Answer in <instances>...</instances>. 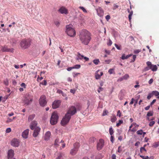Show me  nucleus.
I'll use <instances>...</instances> for the list:
<instances>
[{
	"label": "nucleus",
	"instance_id": "obj_1",
	"mask_svg": "<svg viewBox=\"0 0 159 159\" xmlns=\"http://www.w3.org/2000/svg\"><path fill=\"white\" fill-rule=\"evenodd\" d=\"M79 37L81 43L86 45L88 44L91 39L90 33L84 29L82 30L80 32Z\"/></svg>",
	"mask_w": 159,
	"mask_h": 159
},
{
	"label": "nucleus",
	"instance_id": "obj_2",
	"mask_svg": "<svg viewBox=\"0 0 159 159\" xmlns=\"http://www.w3.org/2000/svg\"><path fill=\"white\" fill-rule=\"evenodd\" d=\"M65 32L68 36L70 37H74L76 35V31L71 24L66 25Z\"/></svg>",
	"mask_w": 159,
	"mask_h": 159
},
{
	"label": "nucleus",
	"instance_id": "obj_3",
	"mask_svg": "<svg viewBox=\"0 0 159 159\" xmlns=\"http://www.w3.org/2000/svg\"><path fill=\"white\" fill-rule=\"evenodd\" d=\"M37 123L36 121H33L30 125V128L32 130H34L33 134V136L34 137H36L38 135L40 131V128L37 126Z\"/></svg>",
	"mask_w": 159,
	"mask_h": 159
},
{
	"label": "nucleus",
	"instance_id": "obj_4",
	"mask_svg": "<svg viewBox=\"0 0 159 159\" xmlns=\"http://www.w3.org/2000/svg\"><path fill=\"white\" fill-rule=\"evenodd\" d=\"M31 42V40L30 39H23L20 41V45L22 49H26L30 46Z\"/></svg>",
	"mask_w": 159,
	"mask_h": 159
},
{
	"label": "nucleus",
	"instance_id": "obj_5",
	"mask_svg": "<svg viewBox=\"0 0 159 159\" xmlns=\"http://www.w3.org/2000/svg\"><path fill=\"white\" fill-rule=\"evenodd\" d=\"M33 100V97L30 93H27L25 97L24 102L25 104L28 105L31 104Z\"/></svg>",
	"mask_w": 159,
	"mask_h": 159
},
{
	"label": "nucleus",
	"instance_id": "obj_6",
	"mask_svg": "<svg viewBox=\"0 0 159 159\" xmlns=\"http://www.w3.org/2000/svg\"><path fill=\"white\" fill-rule=\"evenodd\" d=\"M58 119V116L56 112H53L51 115L50 122L51 125H54L57 123Z\"/></svg>",
	"mask_w": 159,
	"mask_h": 159
},
{
	"label": "nucleus",
	"instance_id": "obj_7",
	"mask_svg": "<svg viewBox=\"0 0 159 159\" xmlns=\"http://www.w3.org/2000/svg\"><path fill=\"white\" fill-rule=\"evenodd\" d=\"M71 117V116H69L68 114H66L61 121V125L64 126L66 125L69 122Z\"/></svg>",
	"mask_w": 159,
	"mask_h": 159
},
{
	"label": "nucleus",
	"instance_id": "obj_8",
	"mask_svg": "<svg viewBox=\"0 0 159 159\" xmlns=\"http://www.w3.org/2000/svg\"><path fill=\"white\" fill-rule=\"evenodd\" d=\"M79 146V143H75L74 145V148L70 150V154L72 155H75L78 151Z\"/></svg>",
	"mask_w": 159,
	"mask_h": 159
},
{
	"label": "nucleus",
	"instance_id": "obj_9",
	"mask_svg": "<svg viewBox=\"0 0 159 159\" xmlns=\"http://www.w3.org/2000/svg\"><path fill=\"white\" fill-rule=\"evenodd\" d=\"M46 99V98L45 96L43 95L41 97L39 100V102L41 106L44 107L46 104L47 101Z\"/></svg>",
	"mask_w": 159,
	"mask_h": 159
},
{
	"label": "nucleus",
	"instance_id": "obj_10",
	"mask_svg": "<svg viewBox=\"0 0 159 159\" xmlns=\"http://www.w3.org/2000/svg\"><path fill=\"white\" fill-rule=\"evenodd\" d=\"M76 112V110L75 107L74 106H72L69 108L66 114H68V115L71 116L75 114Z\"/></svg>",
	"mask_w": 159,
	"mask_h": 159
},
{
	"label": "nucleus",
	"instance_id": "obj_11",
	"mask_svg": "<svg viewBox=\"0 0 159 159\" xmlns=\"http://www.w3.org/2000/svg\"><path fill=\"white\" fill-rule=\"evenodd\" d=\"M104 144V140L102 139H99L97 144V149L98 150H101L103 147Z\"/></svg>",
	"mask_w": 159,
	"mask_h": 159
},
{
	"label": "nucleus",
	"instance_id": "obj_12",
	"mask_svg": "<svg viewBox=\"0 0 159 159\" xmlns=\"http://www.w3.org/2000/svg\"><path fill=\"white\" fill-rule=\"evenodd\" d=\"M20 142L18 140L16 139H12L11 142V144L12 146L15 147H17L19 145Z\"/></svg>",
	"mask_w": 159,
	"mask_h": 159
},
{
	"label": "nucleus",
	"instance_id": "obj_13",
	"mask_svg": "<svg viewBox=\"0 0 159 159\" xmlns=\"http://www.w3.org/2000/svg\"><path fill=\"white\" fill-rule=\"evenodd\" d=\"M14 155V151L12 149H9L7 152V158L11 159L13 158Z\"/></svg>",
	"mask_w": 159,
	"mask_h": 159
},
{
	"label": "nucleus",
	"instance_id": "obj_14",
	"mask_svg": "<svg viewBox=\"0 0 159 159\" xmlns=\"http://www.w3.org/2000/svg\"><path fill=\"white\" fill-rule=\"evenodd\" d=\"M147 65L148 66H150L151 69L153 71H155L157 70V67L156 65L152 64L151 62L148 61L146 62Z\"/></svg>",
	"mask_w": 159,
	"mask_h": 159
},
{
	"label": "nucleus",
	"instance_id": "obj_15",
	"mask_svg": "<svg viewBox=\"0 0 159 159\" xmlns=\"http://www.w3.org/2000/svg\"><path fill=\"white\" fill-rule=\"evenodd\" d=\"M58 11L61 14H67L68 13L67 9L63 6L60 7Z\"/></svg>",
	"mask_w": 159,
	"mask_h": 159
},
{
	"label": "nucleus",
	"instance_id": "obj_16",
	"mask_svg": "<svg viewBox=\"0 0 159 159\" xmlns=\"http://www.w3.org/2000/svg\"><path fill=\"white\" fill-rule=\"evenodd\" d=\"M61 103L60 100H55L52 104V107L53 109H56L58 107Z\"/></svg>",
	"mask_w": 159,
	"mask_h": 159
},
{
	"label": "nucleus",
	"instance_id": "obj_17",
	"mask_svg": "<svg viewBox=\"0 0 159 159\" xmlns=\"http://www.w3.org/2000/svg\"><path fill=\"white\" fill-rule=\"evenodd\" d=\"M97 14L100 17H102L104 14V12L103 9L100 7L96 9Z\"/></svg>",
	"mask_w": 159,
	"mask_h": 159
},
{
	"label": "nucleus",
	"instance_id": "obj_18",
	"mask_svg": "<svg viewBox=\"0 0 159 159\" xmlns=\"http://www.w3.org/2000/svg\"><path fill=\"white\" fill-rule=\"evenodd\" d=\"M29 130L27 129L25 130L22 133V136L25 139H27L29 134Z\"/></svg>",
	"mask_w": 159,
	"mask_h": 159
},
{
	"label": "nucleus",
	"instance_id": "obj_19",
	"mask_svg": "<svg viewBox=\"0 0 159 159\" xmlns=\"http://www.w3.org/2000/svg\"><path fill=\"white\" fill-rule=\"evenodd\" d=\"M99 71V70H97L95 73V79L97 80L99 79L101 76H102L103 75V73L101 71L100 72V75H99L98 72Z\"/></svg>",
	"mask_w": 159,
	"mask_h": 159
},
{
	"label": "nucleus",
	"instance_id": "obj_20",
	"mask_svg": "<svg viewBox=\"0 0 159 159\" xmlns=\"http://www.w3.org/2000/svg\"><path fill=\"white\" fill-rule=\"evenodd\" d=\"M2 50L3 52H13L14 49L12 48L9 49L7 48V47L4 46L2 48Z\"/></svg>",
	"mask_w": 159,
	"mask_h": 159
},
{
	"label": "nucleus",
	"instance_id": "obj_21",
	"mask_svg": "<svg viewBox=\"0 0 159 159\" xmlns=\"http://www.w3.org/2000/svg\"><path fill=\"white\" fill-rule=\"evenodd\" d=\"M51 135V133L49 131L47 132L44 135V139L45 140H48L49 139Z\"/></svg>",
	"mask_w": 159,
	"mask_h": 159
},
{
	"label": "nucleus",
	"instance_id": "obj_22",
	"mask_svg": "<svg viewBox=\"0 0 159 159\" xmlns=\"http://www.w3.org/2000/svg\"><path fill=\"white\" fill-rule=\"evenodd\" d=\"M66 157L65 155L63 153H60L56 159H65Z\"/></svg>",
	"mask_w": 159,
	"mask_h": 159
},
{
	"label": "nucleus",
	"instance_id": "obj_23",
	"mask_svg": "<svg viewBox=\"0 0 159 159\" xmlns=\"http://www.w3.org/2000/svg\"><path fill=\"white\" fill-rule=\"evenodd\" d=\"M84 56L83 55H81L80 53L78 52L77 56V57L76 59L78 60H82L83 59Z\"/></svg>",
	"mask_w": 159,
	"mask_h": 159
},
{
	"label": "nucleus",
	"instance_id": "obj_24",
	"mask_svg": "<svg viewBox=\"0 0 159 159\" xmlns=\"http://www.w3.org/2000/svg\"><path fill=\"white\" fill-rule=\"evenodd\" d=\"M132 55V54H130L128 55H127L126 56H125V54H124L122 55V56L121 57V59L122 60H125L129 58V57H130Z\"/></svg>",
	"mask_w": 159,
	"mask_h": 159
},
{
	"label": "nucleus",
	"instance_id": "obj_25",
	"mask_svg": "<svg viewBox=\"0 0 159 159\" xmlns=\"http://www.w3.org/2000/svg\"><path fill=\"white\" fill-rule=\"evenodd\" d=\"M61 143H64V141L61 140L60 142L58 139H56L55 142V145H59V144Z\"/></svg>",
	"mask_w": 159,
	"mask_h": 159
},
{
	"label": "nucleus",
	"instance_id": "obj_26",
	"mask_svg": "<svg viewBox=\"0 0 159 159\" xmlns=\"http://www.w3.org/2000/svg\"><path fill=\"white\" fill-rule=\"evenodd\" d=\"M35 115L34 114H33L30 115L29 116L28 120L29 122L31 121L35 117Z\"/></svg>",
	"mask_w": 159,
	"mask_h": 159
},
{
	"label": "nucleus",
	"instance_id": "obj_27",
	"mask_svg": "<svg viewBox=\"0 0 159 159\" xmlns=\"http://www.w3.org/2000/svg\"><path fill=\"white\" fill-rule=\"evenodd\" d=\"M151 93H152V96L155 95V96H158L159 95V92L157 91H152Z\"/></svg>",
	"mask_w": 159,
	"mask_h": 159
},
{
	"label": "nucleus",
	"instance_id": "obj_28",
	"mask_svg": "<svg viewBox=\"0 0 159 159\" xmlns=\"http://www.w3.org/2000/svg\"><path fill=\"white\" fill-rule=\"evenodd\" d=\"M129 13V14L128 16V18H129V21L130 22L131 21V20L132 19V16L133 14V11H131Z\"/></svg>",
	"mask_w": 159,
	"mask_h": 159
},
{
	"label": "nucleus",
	"instance_id": "obj_29",
	"mask_svg": "<svg viewBox=\"0 0 159 159\" xmlns=\"http://www.w3.org/2000/svg\"><path fill=\"white\" fill-rule=\"evenodd\" d=\"M93 62L95 65H98L100 62V61L98 59H94L93 60Z\"/></svg>",
	"mask_w": 159,
	"mask_h": 159
},
{
	"label": "nucleus",
	"instance_id": "obj_30",
	"mask_svg": "<svg viewBox=\"0 0 159 159\" xmlns=\"http://www.w3.org/2000/svg\"><path fill=\"white\" fill-rule=\"evenodd\" d=\"M153 112L152 111H150L148 112L147 114V116H153Z\"/></svg>",
	"mask_w": 159,
	"mask_h": 159
},
{
	"label": "nucleus",
	"instance_id": "obj_31",
	"mask_svg": "<svg viewBox=\"0 0 159 159\" xmlns=\"http://www.w3.org/2000/svg\"><path fill=\"white\" fill-rule=\"evenodd\" d=\"M109 133L111 135H112L113 134L114 131L112 127L110 128L109 129Z\"/></svg>",
	"mask_w": 159,
	"mask_h": 159
},
{
	"label": "nucleus",
	"instance_id": "obj_32",
	"mask_svg": "<svg viewBox=\"0 0 159 159\" xmlns=\"http://www.w3.org/2000/svg\"><path fill=\"white\" fill-rule=\"evenodd\" d=\"M57 91L58 93H61L63 96H66V94L64 93L61 90L59 89Z\"/></svg>",
	"mask_w": 159,
	"mask_h": 159
},
{
	"label": "nucleus",
	"instance_id": "obj_33",
	"mask_svg": "<svg viewBox=\"0 0 159 159\" xmlns=\"http://www.w3.org/2000/svg\"><path fill=\"white\" fill-rule=\"evenodd\" d=\"M123 123V121L122 120H119L118 121V122L116 123V126L117 127L120 126V124H122Z\"/></svg>",
	"mask_w": 159,
	"mask_h": 159
},
{
	"label": "nucleus",
	"instance_id": "obj_34",
	"mask_svg": "<svg viewBox=\"0 0 159 159\" xmlns=\"http://www.w3.org/2000/svg\"><path fill=\"white\" fill-rule=\"evenodd\" d=\"M81 66L80 65L77 64L75 65L74 66H73V68L74 69H78L80 68Z\"/></svg>",
	"mask_w": 159,
	"mask_h": 159
},
{
	"label": "nucleus",
	"instance_id": "obj_35",
	"mask_svg": "<svg viewBox=\"0 0 159 159\" xmlns=\"http://www.w3.org/2000/svg\"><path fill=\"white\" fill-rule=\"evenodd\" d=\"M123 77L124 80H126L129 77V76L128 74H125Z\"/></svg>",
	"mask_w": 159,
	"mask_h": 159
},
{
	"label": "nucleus",
	"instance_id": "obj_36",
	"mask_svg": "<svg viewBox=\"0 0 159 159\" xmlns=\"http://www.w3.org/2000/svg\"><path fill=\"white\" fill-rule=\"evenodd\" d=\"M79 8L81 9L83 11L84 13H87V11L85 9V8L83 7L80 6L79 7Z\"/></svg>",
	"mask_w": 159,
	"mask_h": 159
},
{
	"label": "nucleus",
	"instance_id": "obj_37",
	"mask_svg": "<svg viewBox=\"0 0 159 159\" xmlns=\"http://www.w3.org/2000/svg\"><path fill=\"white\" fill-rule=\"evenodd\" d=\"M136 133L138 135H142L143 133V130L142 129L139 130L137 131Z\"/></svg>",
	"mask_w": 159,
	"mask_h": 159
},
{
	"label": "nucleus",
	"instance_id": "obj_38",
	"mask_svg": "<svg viewBox=\"0 0 159 159\" xmlns=\"http://www.w3.org/2000/svg\"><path fill=\"white\" fill-rule=\"evenodd\" d=\"M114 45H115V47L117 49H118L119 50H121V46L120 45L119 46L116 43H115Z\"/></svg>",
	"mask_w": 159,
	"mask_h": 159
},
{
	"label": "nucleus",
	"instance_id": "obj_39",
	"mask_svg": "<svg viewBox=\"0 0 159 159\" xmlns=\"http://www.w3.org/2000/svg\"><path fill=\"white\" fill-rule=\"evenodd\" d=\"M4 84L6 85H8V84L9 81L8 79H6L4 81Z\"/></svg>",
	"mask_w": 159,
	"mask_h": 159
},
{
	"label": "nucleus",
	"instance_id": "obj_40",
	"mask_svg": "<svg viewBox=\"0 0 159 159\" xmlns=\"http://www.w3.org/2000/svg\"><path fill=\"white\" fill-rule=\"evenodd\" d=\"M141 51V49L135 50L134 51V53L135 54H138Z\"/></svg>",
	"mask_w": 159,
	"mask_h": 159
},
{
	"label": "nucleus",
	"instance_id": "obj_41",
	"mask_svg": "<svg viewBox=\"0 0 159 159\" xmlns=\"http://www.w3.org/2000/svg\"><path fill=\"white\" fill-rule=\"evenodd\" d=\"M80 73H75L74 72L73 73L72 75L73 77L74 78L76 76H77L78 75H79Z\"/></svg>",
	"mask_w": 159,
	"mask_h": 159
},
{
	"label": "nucleus",
	"instance_id": "obj_42",
	"mask_svg": "<svg viewBox=\"0 0 159 159\" xmlns=\"http://www.w3.org/2000/svg\"><path fill=\"white\" fill-rule=\"evenodd\" d=\"M139 156L143 159H148V156H144L141 155H139Z\"/></svg>",
	"mask_w": 159,
	"mask_h": 159
},
{
	"label": "nucleus",
	"instance_id": "obj_43",
	"mask_svg": "<svg viewBox=\"0 0 159 159\" xmlns=\"http://www.w3.org/2000/svg\"><path fill=\"white\" fill-rule=\"evenodd\" d=\"M76 90V89H70V92L74 94L75 93Z\"/></svg>",
	"mask_w": 159,
	"mask_h": 159
},
{
	"label": "nucleus",
	"instance_id": "obj_44",
	"mask_svg": "<svg viewBox=\"0 0 159 159\" xmlns=\"http://www.w3.org/2000/svg\"><path fill=\"white\" fill-rule=\"evenodd\" d=\"M154 121H152L149 123V125L150 126H152L155 124Z\"/></svg>",
	"mask_w": 159,
	"mask_h": 159
},
{
	"label": "nucleus",
	"instance_id": "obj_45",
	"mask_svg": "<svg viewBox=\"0 0 159 159\" xmlns=\"http://www.w3.org/2000/svg\"><path fill=\"white\" fill-rule=\"evenodd\" d=\"M152 96V93H150L148 94V95L147 96V98L148 99H149Z\"/></svg>",
	"mask_w": 159,
	"mask_h": 159
},
{
	"label": "nucleus",
	"instance_id": "obj_46",
	"mask_svg": "<svg viewBox=\"0 0 159 159\" xmlns=\"http://www.w3.org/2000/svg\"><path fill=\"white\" fill-rule=\"evenodd\" d=\"M116 120V117H114L112 118L111 119V121L112 122H115Z\"/></svg>",
	"mask_w": 159,
	"mask_h": 159
},
{
	"label": "nucleus",
	"instance_id": "obj_47",
	"mask_svg": "<svg viewBox=\"0 0 159 159\" xmlns=\"http://www.w3.org/2000/svg\"><path fill=\"white\" fill-rule=\"evenodd\" d=\"M13 121V119L8 118L7 120V123H9Z\"/></svg>",
	"mask_w": 159,
	"mask_h": 159
},
{
	"label": "nucleus",
	"instance_id": "obj_48",
	"mask_svg": "<svg viewBox=\"0 0 159 159\" xmlns=\"http://www.w3.org/2000/svg\"><path fill=\"white\" fill-rule=\"evenodd\" d=\"M159 146V142L155 143L153 145V146L155 148Z\"/></svg>",
	"mask_w": 159,
	"mask_h": 159
},
{
	"label": "nucleus",
	"instance_id": "obj_49",
	"mask_svg": "<svg viewBox=\"0 0 159 159\" xmlns=\"http://www.w3.org/2000/svg\"><path fill=\"white\" fill-rule=\"evenodd\" d=\"M11 131V129L10 128H8L7 129L6 132L7 133H9Z\"/></svg>",
	"mask_w": 159,
	"mask_h": 159
},
{
	"label": "nucleus",
	"instance_id": "obj_50",
	"mask_svg": "<svg viewBox=\"0 0 159 159\" xmlns=\"http://www.w3.org/2000/svg\"><path fill=\"white\" fill-rule=\"evenodd\" d=\"M110 140L113 143L114 141V136L112 135H111Z\"/></svg>",
	"mask_w": 159,
	"mask_h": 159
},
{
	"label": "nucleus",
	"instance_id": "obj_51",
	"mask_svg": "<svg viewBox=\"0 0 159 159\" xmlns=\"http://www.w3.org/2000/svg\"><path fill=\"white\" fill-rule=\"evenodd\" d=\"M55 25L57 26H58L60 25V22L58 21H55Z\"/></svg>",
	"mask_w": 159,
	"mask_h": 159
},
{
	"label": "nucleus",
	"instance_id": "obj_52",
	"mask_svg": "<svg viewBox=\"0 0 159 159\" xmlns=\"http://www.w3.org/2000/svg\"><path fill=\"white\" fill-rule=\"evenodd\" d=\"M108 112L107 111L105 110L103 111V113L102 114V116H105L107 115V113H108Z\"/></svg>",
	"mask_w": 159,
	"mask_h": 159
},
{
	"label": "nucleus",
	"instance_id": "obj_53",
	"mask_svg": "<svg viewBox=\"0 0 159 159\" xmlns=\"http://www.w3.org/2000/svg\"><path fill=\"white\" fill-rule=\"evenodd\" d=\"M117 116H118L119 117H120L121 116V113L120 112V110H119L117 112Z\"/></svg>",
	"mask_w": 159,
	"mask_h": 159
},
{
	"label": "nucleus",
	"instance_id": "obj_54",
	"mask_svg": "<svg viewBox=\"0 0 159 159\" xmlns=\"http://www.w3.org/2000/svg\"><path fill=\"white\" fill-rule=\"evenodd\" d=\"M143 150L145 151H146V149H145V148H144V147H141L140 148V151L141 152H142Z\"/></svg>",
	"mask_w": 159,
	"mask_h": 159
},
{
	"label": "nucleus",
	"instance_id": "obj_55",
	"mask_svg": "<svg viewBox=\"0 0 159 159\" xmlns=\"http://www.w3.org/2000/svg\"><path fill=\"white\" fill-rule=\"evenodd\" d=\"M103 90V89L101 87H99L98 90V93H100V92L102 91Z\"/></svg>",
	"mask_w": 159,
	"mask_h": 159
},
{
	"label": "nucleus",
	"instance_id": "obj_56",
	"mask_svg": "<svg viewBox=\"0 0 159 159\" xmlns=\"http://www.w3.org/2000/svg\"><path fill=\"white\" fill-rule=\"evenodd\" d=\"M95 159H101V155L100 154H98L96 157Z\"/></svg>",
	"mask_w": 159,
	"mask_h": 159
},
{
	"label": "nucleus",
	"instance_id": "obj_57",
	"mask_svg": "<svg viewBox=\"0 0 159 159\" xmlns=\"http://www.w3.org/2000/svg\"><path fill=\"white\" fill-rule=\"evenodd\" d=\"M114 70L112 69H110L108 70V72L110 74H111L113 73V71Z\"/></svg>",
	"mask_w": 159,
	"mask_h": 159
},
{
	"label": "nucleus",
	"instance_id": "obj_58",
	"mask_svg": "<svg viewBox=\"0 0 159 159\" xmlns=\"http://www.w3.org/2000/svg\"><path fill=\"white\" fill-rule=\"evenodd\" d=\"M20 86L24 88H26V85L25 83H23L20 84Z\"/></svg>",
	"mask_w": 159,
	"mask_h": 159
},
{
	"label": "nucleus",
	"instance_id": "obj_59",
	"mask_svg": "<svg viewBox=\"0 0 159 159\" xmlns=\"http://www.w3.org/2000/svg\"><path fill=\"white\" fill-rule=\"evenodd\" d=\"M150 69H151L150 66H148V67H146L144 68V70L146 71Z\"/></svg>",
	"mask_w": 159,
	"mask_h": 159
},
{
	"label": "nucleus",
	"instance_id": "obj_60",
	"mask_svg": "<svg viewBox=\"0 0 159 159\" xmlns=\"http://www.w3.org/2000/svg\"><path fill=\"white\" fill-rule=\"evenodd\" d=\"M153 82V79H150L148 81V84H151Z\"/></svg>",
	"mask_w": 159,
	"mask_h": 159
},
{
	"label": "nucleus",
	"instance_id": "obj_61",
	"mask_svg": "<svg viewBox=\"0 0 159 159\" xmlns=\"http://www.w3.org/2000/svg\"><path fill=\"white\" fill-rule=\"evenodd\" d=\"M106 19L107 21H108L110 19V16L109 15H107L106 16Z\"/></svg>",
	"mask_w": 159,
	"mask_h": 159
},
{
	"label": "nucleus",
	"instance_id": "obj_62",
	"mask_svg": "<svg viewBox=\"0 0 159 159\" xmlns=\"http://www.w3.org/2000/svg\"><path fill=\"white\" fill-rule=\"evenodd\" d=\"M136 56L135 55H133V59L132 60V62H134L136 59Z\"/></svg>",
	"mask_w": 159,
	"mask_h": 159
},
{
	"label": "nucleus",
	"instance_id": "obj_63",
	"mask_svg": "<svg viewBox=\"0 0 159 159\" xmlns=\"http://www.w3.org/2000/svg\"><path fill=\"white\" fill-rule=\"evenodd\" d=\"M112 44V41L110 39L109 40V42H108L107 44L109 46H111Z\"/></svg>",
	"mask_w": 159,
	"mask_h": 159
},
{
	"label": "nucleus",
	"instance_id": "obj_64",
	"mask_svg": "<svg viewBox=\"0 0 159 159\" xmlns=\"http://www.w3.org/2000/svg\"><path fill=\"white\" fill-rule=\"evenodd\" d=\"M118 6L116 4H114V7H113V9L115 10L116 9L118 8Z\"/></svg>",
	"mask_w": 159,
	"mask_h": 159
}]
</instances>
